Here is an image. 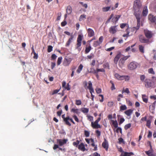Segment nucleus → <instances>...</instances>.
<instances>
[{"instance_id": "26", "label": "nucleus", "mask_w": 156, "mask_h": 156, "mask_svg": "<svg viewBox=\"0 0 156 156\" xmlns=\"http://www.w3.org/2000/svg\"><path fill=\"white\" fill-rule=\"evenodd\" d=\"M90 142L92 143L91 145L93 147H94V148L93 149L94 151H96L97 150V145H95L94 143V140L92 139H90Z\"/></svg>"}, {"instance_id": "22", "label": "nucleus", "mask_w": 156, "mask_h": 156, "mask_svg": "<svg viewBox=\"0 0 156 156\" xmlns=\"http://www.w3.org/2000/svg\"><path fill=\"white\" fill-rule=\"evenodd\" d=\"M121 16L119 15H115L114 17L112 18V22L114 23H116L120 17Z\"/></svg>"}, {"instance_id": "42", "label": "nucleus", "mask_w": 156, "mask_h": 156, "mask_svg": "<svg viewBox=\"0 0 156 156\" xmlns=\"http://www.w3.org/2000/svg\"><path fill=\"white\" fill-rule=\"evenodd\" d=\"M82 111L84 113H87L89 112V109L87 108H83L82 109Z\"/></svg>"}, {"instance_id": "16", "label": "nucleus", "mask_w": 156, "mask_h": 156, "mask_svg": "<svg viewBox=\"0 0 156 156\" xmlns=\"http://www.w3.org/2000/svg\"><path fill=\"white\" fill-rule=\"evenodd\" d=\"M153 118V117L152 116H149L148 119L146 120L147 123L146 124V126L148 128H150L151 124Z\"/></svg>"}, {"instance_id": "53", "label": "nucleus", "mask_w": 156, "mask_h": 156, "mask_svg": "<svg viewBox=\"0 0 156 156\" xmlns=\"http://www.w3.org/2000/svg\"><path fill=\"white\" fill-rule=\"evenodd\" d=\"M53 47L51 45H49L48 47V52H51L52 50Z\"/></svg>"}, {"instance_id": "6", "label": "nucleus", "mask_w": 156, "mask_h": 156, "mask_svg": "<svg viewBox=\"0 0 156 156\" xmlns=\"http://www.w3.org/2000/svg\"><path fill=\"white\" fill-rule=\"evenodd\" d=\"M138 65V64L136 62H131L128 65V68L130 70H133L137 68Z\"/></svg>"}, {"instance_id": "10", "label": "nucleus", "mask_w": 156, "mask_h": 156, "mask_svg": "<svg viewBox=\"0 0 156 156\" xmlns=\"http://www.w3.org/2000/svg\"><path fill=\"white\" fill-rule=\"evenodd\" d=\"M67 141V139H58L57 140V143L60 146H62L64 144H66Z\"/></svg>"}, {"instance_id": "37", "label": "nucleus", "mask_w": 156, "mask_h": 156, "mask_svg": "<svg viewBox=\"0 0 156 156\" xmlns=\"http://www.w3.org/2000/svg\"><path fill=\"white\" fill-rule=\"evenodd\" d=\"M110 83H111L112 84V86L111 87V89L112 90H114L115 89V86L113 82V81L111 80L110 81Z\"/></svg>"}, {"instance_id": "34", "label": "nucleus", "mask_w": 156, "mask_h": 156, "mask_svg": "<svg viewBox=\"0 0 156 156\" xmlns=\"http://www.w3.org/2000/svg\"><path fill=\"white\" fill-rule=\"evenodd\" d=\"M99 72L104 73L105 72V70L103 68L100 69L97 68L96 69V70H94V73H98Z\"/></svg>"}, {"instance_id": "59", "label": "nucleus", "mask_w": 156, "mask_h": 156, "mask_svg": "<svg viewBox=\"0 0 156 156\" xmlns=\"http://www.w3.org/2000/svg\"><path fill=\"white\" fill-rule=\"evenodd\" d=\"M145 78V76L144 75H141L140 76V80L141 81L144 82Z\"/></svg>"}, {"instance_id": "60", "label": "nucleus", "mask_w": 156, "mask_h": 156, "mask_svg": "<svg viewBox=\"0 0 156 156\" xmlns=\"http://www.w3.org/2000/svg\"><path fill=\"white\" fill-rule=\"evenodd\" d=\"M127 25V23H122L120 24V26L121 28L123 29Z\"/></svg>"}, {"instance_id": "24", "label": "nucleus", "mask_w": 156, "mask_h": 156, "mask_svg": "<svg viewBox=\"0 0 156 156\" xmlns=\"http://www.w3.org/2000/svg\"><path fill=\"white\" fill-rule=\"evenodd\" d=\"M148 13V9L147 6H144L143 11L142 14L144 16H146Z\"/></svg>"}, {"instance_id": "12", "label": "nucleus", "mask_w": 156, "mask_h": 156, "mask_svg": "<svg viewBox=\"0 0 156 156\" xmlns=\"http://www.w3.org/2000/svg\"><path fill=\"white\" fill-rule=\"evenodd\" d=\"M65 114H63L62 116V118L63 119L64 122H65L66 125H68L69 126H71V124L69 122V121H67V120L69 119V116H68L66 117H65Z\"/></svg>"}, {"instance_id": "11", "label": "nucleus", "mask_w": 156, "mask_h": 156, "mask_svg": "<svg viewBox=\"0 0 156 156\" xmlns=\"http://www.w3.org/2000/svg\"><path fill=\"white\" fill-rule=\"evenodd\" d=\"M130 57V55L125 56L119 60V63L120 65H123L125 62V61Z\"/></svg>"}, {"instance_id": "54", "label": "nucleus", "mask_w": 156, "mask_h": 156, "mask_svg": "<svg viewBox=\"0 0 156 156\" xmlns=\"http://www.w3.org/2000/svg\"><path fill=\"white\" fill-rule=\"evenodd\" d=\"M60 90L59 89H56L54 90L51 93V95H53L54 94L57 93Z\"/></svg>"}, {"instance_id": "13", "label": "nucleus", "mask_w": 156, "mask_h": 156, "mask_svg": "<svg viewBox=\"0 0 156 156\" xmlns=\"http://www.w3.org/2000/svg\"><path fill=\"white\" fill-rule=\"evenodd\" d=\"M145 85L146 87L149 88L152 87V83L150 80L146 79L144 81Z\"/></svg>"}, {"instance_id": "9", "label": "nucleus", "mask_w": 156, "mask_h": 156, "mask_svg": "<svg viewBox=\"0 0 156 156\" xmlns=\"http://www.w3.org/2000/svg\"><path fill=\"white\" fill-rule=\"evenodd\" d=\"M148 20L152 23L156 22V16H154L151 14H149L148 16Z\"/></svg>"}, {"instance_id": "61", "label": "nucleus", "mask_w": 156, "mask_h": 156, "mask_svg": "<svg viewBox=\"0 0 156 156\" xmlns=\"http://www.w3.org/2000/svg\"><path fill=\"white\" fill-rule=\"evenodd\" d=\"M96 92L98 94H100L101 93V89L100 88H96Z\"/></svg>"}, {"instance_id": "1", "label": "nucleus", "mask_w": 156, "mask_h": 156, "mask_svg": "<svg viewBox=\"0 0 156 156\" xmlns=\"http://www.w3.org/2000/svg\"><path fill=\"white\" fill-rule=\"evenodd\" d=\"M142 5L140 0H136L134 1L133 5L134 15L140 14V9Z\"/></svg>"}, {"instance_id": "44", "label": "nucleus", "mask_w": 156, "mask_h": 156, "mask_svg": "<svg viewBox=\"0 0 156 156\" xmlns=\"http://www.w3.org/2000/svg\"><path fill=\"white\" fill-rule=\"evenodd\" d=\"M71 112L77 114H78L79 113V109H75V108H73L71 110Z\"/></svg>"}, {"instance_id": "35", "label": "nucleus", "mask_w": 156, "mask_h": 156, "mask_svg": "<svg viewBox=\"0 0 156 156\" xmlns=\"http://www.w3.org/2000/svg\"><path fill=\"white\" fill-rule=\"evenodd\" d=\"M145 152L148 156H156L155 155L153 154L150 151H146Z\"/></svg>"}, {"instance_id": "45", "label": "nucleus", "mask_w": 156, "mask_h": 156, "mask_svg": "<svg viewBox=\"0 0 156 156\" xmlns=\"http://www.w3.org/2000/svg\"><path fill=\"white\" fill-rule=\"evenodd\" d=\"M123 80H125L126 81H129L130 79V77L128 76H124L123 75Z\"/></svg>"}, {"instance_id": "7", "label": "nucleus", "mask_w": 156, "mask_h": 156, "mask_svg": "<svg viewBox=\"0 0 156 156\" xmlns=\"http://www.w3.org/2000/svg\"><path fill=\"white\" fill-rule=\"evenodd\" d=\"M72 60V59L70 57L65 58L63 62V65L65 66H68Z\"/></svg>"}, {"instance_id": "36", "label": "nucleus", "mask_w": 156, "mask_h": 156, "mask_svg": "<svg viewBox=\"0 0 156 156\" xmlns=\"http://www.w3.org/2000/svg\"><path fill=\"white\" fill-rule=\"evenodd\" d=\"M144 47L142 45H139V49L140 51L142 53H144Z\"/></svg>"}, {"instance_id": "48", "label": "nucleus", "mask_w": 156, "mask_h": 156, "mask_svg": "<svg viewBox=\"0 0 156 156\" xmlns=\"http://www.w3.org/2000/svg\"><path fill=\"white\" fill-rule=\"evenodd\" d=\"M148 72L149 73L154 74L155 72L153 70V69L152 68H151L148 69Z\"/></svg>"}, {"instance_id": "2", "label": "nucleus", "mask_w": 156, "mask_h": 156, "mask_svg": "<svg viewBox=\"0 0 156 156\" xmlns=\"http://www.w3.org/2000/svg\"><path fill=\"white\" fill-rule=\"evenodd\" d=\"M134 15L136 17L137 20V25L136 27V29L138 30L140 27V25H141V26H143L142 22V21H141L140 20L141 16L140 14H137Z\"/></svg>"}, {"instance_id": "5", "label": "nucleus", "mask_w": 156, "mask_h": 156, "mask_svg": "<svg viewBox=\"0 0 156 156\" xmlns=\"http://www.w3.org/2000/svg\"><path fill=\"white\" fill-rule=\"evenodd\" d=\"M138 37L139 41L142 43L148 44L150 42L149 40L146 38L143 35L140 34Z\"/></svg>"}, {"instance_id": "52", "label": "nucleus", "mask_w": 156, "mask_h": 156, "mask_svg": "<svg viewBox=\"0 0 156 156\" xmlns=\"http://www.w3.org/2000/svg\"><path fill=\"white\" fill-rule=\"evenodd\" d=\"M131 126V124L130 123H129L126 125L125 126L124 128L126 130L128 129L129 128H130Z\"/></svg>"}, {"instance_id": "27", "label": "nucleus", "mask_w": 156, "mask_h": 156, "mask_svg": "<svg viewBox=\"0 0 156 156\" xmlns=\"http://www.w3.org/2000/svg\"><path fill=\"white\" fill-rule=\"evenodd\" d=\"M133 154L132 152H122L120 156H130Z\"/></svg>"}, {"instance_id": "30", "label": "nucleus", "mask_w": 156, "mask_h": 156, "mask_svg": "<svg viewBox=\"0 0 156 156\" xmlns=\"http://www.w3.org/2000/svg\"><path fill=\"white\" fill-rule=\"evenodd\" d=\"M83 67V65L80 64L78 67V68L76 71L77 73L78 74L80 73L81 72V71L82 70Z\"/></svg>"}, {"instance_id": "32", "label": "nucleus", "mask_w": 156, "mask_h": 156, "mask_svg": "<svg viewBox=\"0 0 156 156\" xmlns=\"http://www.w3.org/2000/svg\"><path fill=\"white\" fill-rule=\"evenodd\" d=\"M142 97L143 101L145 103H147L148 100V97L145 94H143L142 95Z\"/></svg>"}, {"instance_id": "15", "label": "nucleus", "mask_w": 156, "mask_h": 156, "mask_svg": "<svg viewBox=\"0 0 156 156\" xmlns=\"http://www.w3.org/2000/svg\"><path fill=\"white\" fill-rule=\"evenodd\" d=\"M98 122L95 121L94 122H91V126L94 129H98L101 128L100 125L98 124Z\"/></svg>"}, {"instance_id": "21", "label": "nucleus", "mask_w": 156, "mask_h": 156, "mask_svg": "<svg viewBox=\"0 0 156 156\" xmlns=\"http://www.w3.org/2000/svg\"><path fill=\"white\" fill-rule=\"evenodd\" d=\"M74 38V36L73 35H71L70 37L69 38L68 41L66 42V46H69L70 44V43L72 42V41Z\"/></svg>"}, {"instance_id": "55", "label": "nucleus", "mask_w": 156, "mask_h": 156, "mask_svg": "<svg viewBox=\"0 0 156 156\" xmlns=\"http://www.w3.org/2000/svg\"><path fill=\"white\" fill-rule=\"evenodd\" d=\"M114 16V14L112 13L111 14V15L109 17V18L107 20V21H106V23H108L110 21L111 19H112L113 17Z\"/></svg>"}, {"instance_id": "33", "label": "nucleus", "mask_w": 156, "mask_h": 156, "mask_svg": "<svg viewBox=\"0 0 156 156\" xmlns=\"http://www.w3.org/2000/svg\"><path fill=\"white\" fill-rule=\"evenodd\" d=\"M149 108L150 111L153 113L155 109V105H150L149 107Z\"/></svg>"}, {"instance_id": "40", "label": "nucleus", "mask_w": 156, "mask_h": 156, "mask_svg": "<svg viewBox=\"0 0 156 156\" xmlns=\"http://www.w3.org/2000/svg\"><path fill=\"white\" fill-rule=\"evenodd\" d=\"M80 143V141L78 140H77L76 142L73 143V145L76 147H77L79 146V144Z\"/></svg>"}, {"instance_id": "63", "label": "nucleus", "mask_w": 156, "mask_h": 156, "mask_svg": "<svg viewBox=\"0 0 156 156\" xmlns=\"http://www.w3.org/2000/svg\"><path fill=\"white\" fill-rule=\"evenodd\" d=\"M126 102L129 106H132L133 105V103L131 101L129 100H128L127 99H126Z\"/></svg>"}, {"instance_id": "23", "label": "nucleus", "mask_w": 156, "mask_h": 156, "mask_svg": "<svg viewBox=\"0 0 156 156\" xmlns=\"http://www.w3.org/2000/svg\"><path fill=\"white\" fill-rule=\"evenodd\" d=\"M115 77L117 80H123V75H120L118 73H115Z\"/></svg>"}, {"instance_id": "29", "label": "nucleus", "mask_w": 156, "mask_h": 156, "mask_svg": "<svg viewBox=\"0 0 156 156\" xmlns=\"http://www.w3.org/2000/svg\"><path fill=\"white\" fill-rule=\"evenodd\" d=\"M133 112V110L129 109L125 111L124 113L127 116H130L132 113Z\"/></svg>"}, {"instance_id": "46", "label": "nucleus", "mask_w": 156, "mask_h": 156, "mask_svg": "<svg viewBox=\"0 0 156 156\" xmlns=\"http://www.w3.org/2000/svg\"><path fill=\"white\" fill-rule=\"evenodd\" d=\"M130 30L132 32H133L135 31V33L138 30V29H136V27H131L130 28Z\"/></svg>"}, {"instance_id": "18", "label": "nucleus", "mask_w": 156, "mask_h": 156, "mask_svg": "<svg viewBox=\"0 0 156 156\" xmlns=\"http://www.w3.org/2000/svg\"><path fill=\"white\" fill-rule=\"evenodd\" d=\"M77 147L79 150L83 151H87V149L85 148V145L83 143H80Z\"/></svg>"}, {"instance_id": "50", "label": "nucleus", "mask_w": 156, "mask_h": 156, "mask_svg": "<svg viewBox=\"0 0 156 156\" xmlns=\"http://www.w3.org/2000/svg\"><path fill=\"white\" fill-rule=\"evenodd\" d=\"M84 135L86 137H88L90 135V132L87 130L84 131Z\"/></svg>"}, {"instance_id": "28", "label": "nucleus", "mask_w": 156, "mask_h": 156, "mask_svg": "<svg viewBox=\"0 0 156 156\" xmlns=\"http://www.w3.org/2000/svg\"><path fill=\"white\" fill-rule=\"evenodd\" d=\"M111 121L112 123V125L115 128H116L118 127V123L116 120L114 121L113 120H111Z\"/></svg>"}, {"instance_id": "3", "label": "nucleus", "mask_w": 156, "mask_h": 156, "mask_svg": "<svg viewBox=\"0 0 156 156\" xmlns=\"http://www.w3.org/2000/svg\"><path fill=\"white\" fill-rule=\"evenodd\" d=\"M144 32L146 37L149 40L151 38L154 36V34L153 32L147 29H144Z\"/></svg>"}, {"instance_id": "43", "label": "nucleus", "mask_w": 156, "mask_h": 156, "mask_svg": "<svg viewBox=\"0 0 156 156\" xmlns=\"http://www.w3.org/2000/svg\"><path fill=\"white\" fill-rule=\"evenodd\" d=\"M100 44L98 41H94L93 43V46L94 47H96Z\"/></svg>"}, {"instance_id": "20", "label": "nucleus", "mask_w": 156, "mask_h": 156, "mask_svg": "<svg viewBox=\"0 0 156 156\" xmlns=\"http://www.w3.org/2000/svg\"><path fill=\"white\" fill-rule=\"evenodd\" d=\"M87 88L90 90V94L94 92V90L92 87V84L90 81L88 82V86L87 87Z\"/></svg>"}, {"instance_id": "39", "label": "nucleus", "mask_w": 156, "mask_h": 156, "mask_svg": "<svg viewBox=\"0 0 156 156\" xmlns=\"http://www.w3.org/2000/svg\"><path fill=\"white\" fill-rule=\"evenodd\" d=\"M62 57H60L58 58L57 60V65L58 66L61 63L62 60Z\"/></svg>"}, {"instance_id": "17", "label": "nucleus", "mask_w": 156, "mask_h": 156, "mask_svg": "<svg viewBox=\"0 0 156 156\" xmlns=\"http://www.w3.org/2000/svg\"><path fill=\"white\" fill-rule=\"evenodd\" d=\"M87 31L88 33V36L89 37H91L94 35V32L93 29L91 28H88Z\"/></svg>"}, {"instance_id": "4", "label": "nucleus", "mask_w": 156, "mask_h": 156, "mask_svg": "<svg viewBox=\"0 0 156 156\" xmlns=\"http://www.w3.org/2000/svg\"><path fill=\"white\" fill-rule=\"evenodd\" d=\"M83 38V35L79 34L78 35L76 41V48L78 49L81 45L82 41Z\"/></svg>"}, {"instance_id": "25", "label": "nucleus", "mask_w": 156, "mask_h": 156, "mask_svg": "<svg viewBox=\"0 0 156 156\" xmlns=\"http://www.w3.org/2000/svg\"><path fill=\"white\" fill-rule=\"evenodd\" d=\"M91 47L90 44H89L88 46V45H87L85 48V53L87 54L91 50Z\"/></svg>"}, {"instance_id": "64", "label": "nucleus", "mask_w": 156, "mask_h": 156, "mask_svg": "<svg viewBox=\"0 0 156 156\" xmlns=\"http://www.w3.org/2000/svg\"><path fill=\"white\" fill-rule=\"evenodd\" d=\"M57 56L55 54H53L51 56V60H55L56 59Z\"/></svg>"}, {"instance_id": "14", "label": "nucleus", "mask_w": 156, "mask_h": 156, "mask_svg": "<svg viewBox=\"0 0 156 156\" xmlns=\"http://www.w3.org/2000/svg\"><path fill=\"white\" fill-rule=\"evenodd\" d=\"M118 25L111 26L109 29V32L112 34H114L117 32V27Z\"/></svg>"}, {"instance_id": "41", "label": "nucleus", "mask_w": 156, "mask_h": 156, "mask_svg": "<svg viewBox=\"0 0 156 156\" xmlns=\"http://www.w3.org/2000/svg\"><path fill=\"white\" fill-rule=\"evenodd\" d=\"M86 15L84 14H83L81 15L79 18V20L80 21H81L83 20L84 19H86Z\"/></svg>"}, {"instance_id": "8", "label": "nucleus", "mask_w": 156, "mask_h": 156, "mask_svg": "<svg viewBox=\"0 0 156 156\" xmlns=\"http://www.w3.org/2000/svg\"><path fill=\"white\" fill-rule=\"evenodd\" d=\"M102 145L106 151H108L109 147L108 143L107 140L105 138H104V141L102 143Z\"/></svg>"}, {"instance_id": "47", "label": "nucleus", "mask_w": 156, "mask_h": 156, "mask_svg": "<svg viewBox=\"0 0 156 156\" xmlns=\"http://www.w3.org/2000/svg\"><path fill=\"white\" fill-rule=\"evenodd\" d=\"M126 31L127 32V34H124L122 36L124 37H128L129 36V32L128 28L126 29Z\"/></svg>"}, {"instance_id": "58", "label": "nucleus", "mask_w": 156, "mask_h": 156, "mask_svg": "<svg viewBox=\"0 0 156 156\" xmlns=\"http://www.w3.org/2000/svg\"><path fill=\"white\" fill-rule=\"evenodd\" d=\"M103 40V37L102 36H101L99 38L98 41L101 44Z\"/></svg>"}, {"instance_id": "57", "label": "nucleus", "mask_w": 156, "mask_h": 156, "mask_svg": "<svg viewBox=\"0 0 156 156\" xmlns=\"http://www.w3.org/2000/svg\"><path fill=\"white\" fill-rule=\"evenodd\" d=\"M81 101L80 100H76V104L78 105H80L81 104Z\"/></svg>"}, {"instance_id": "49", "label": "nucleus", "mask_w": 156, "mask_h": 156, "mask_svg": "<svg viewBox=\"0 0 156 156\" xmlns=\"http://www.w3.org/2000/svg\"><path fill=\"white\" fill-rule=\"evenodd\" d=\"M121 110H124L127 109V107L125 105H121L120 107Z\"/></svg>"}, {"instance_id": "62", "label": "nucleus", "mask_w": 156, "mask_h": 156, "mask_svg": "<svg viewBox=\"0 0 156 156\" xmlns=\"http://www.w3.org/2000/svg\"><path fill=\"white\" fill-rule=\"evenodd\" d=\"M73 117L74 119V120L77 122H79V119L76 115H74L73 116Z\"/></svg>"}, {"instance_id": "56", "label": "nucleus", "mask_w": 156, "mask_h": 156, "mask_svg": "<svg viewBox=\"0 0 156 156\" xmlns=\"http://www.w3.org/2000/svg\"><path fill=\"white\" fill-rule=\"evenodd\" d=\"M135 45V44H133V45H131V46L128 47L126 49V52L130 50V49L131 48H133Z\"/></svg>"}, {"instance_id": "31", "label": "nucleus", "mask_w": 156, "mask_h": 156, "mask_svg": "<svg viewBox=\"0 0 156 156\" xmlns=\"http://www.w3.org/2000/svg\"><path fill=\"white\" fill-rule=\"evenodd\" d=\"M66 11L67 13L69 15L72 12V8L70 5H69L67 7Z\"/></svg>"}, {"instance_id": "38", "label": "nucleus", "mask_w": 156, "mask_h": 156, "mask_svg": "<svg viewBox=\"0 0 156 156\" xmlns=\"http://www.w3.org/2000/svg\"><path fill=\"white\" fill-rule=\"evenodd\" d=\"M111 8V6H108L106 7H103L102 9V11L103 12H107Z\"/></svg>"}, {"instance_id": "19", "label": "nucleus", "mask_w": 156, "mask_h": 156, "mask_svg": "<svg viewBox=\"0 0 156 156\" xmlns=\"http://www.w3.org/2000/svg\"><path fill=\"white\" fill-rule=\"evenodd\" d=\"M122 54L120 52H119L114 59V62L115 64H117L119 58L121 57Z\"/></svg>"}, {"instance_id": "51", "label": "nucleus", "mask_w": 156, "mask_h": 156, "mask_svg": "<svg viewBox=\"0 0 156 156\" xmlns=\"http://www.w3.org/2000/svg\"><path fill=\"white\" fill-rule=\"evenodd\" d=\"M124 92H125L127 94H129L130 93V92L129 90V89L127 88H126L124 90V89L123 88L122 91V93H123Z\"/></svg>"}]
</instances>
